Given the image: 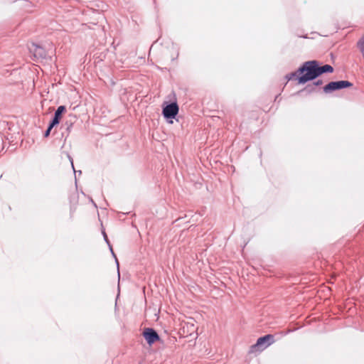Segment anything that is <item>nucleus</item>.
Listing matches in <instances>:
<instances>
[{
  "instance_id": "f257e3e1",
  "label": "nucleus",
  "mask_w": 364,
  "mask_h": 364,
  "mask_svg": "<svg viewBox=\"0 0 364 364\" xmlns=\"http://www.w3.org/2000/svg\"><path fill=\"white\" fill-rule=\"evenodd\" d=\"M333 68L330 65H319L317 60H309L302 64L298 69V73L301 74L298 77L299 84H305L306 82L314 80L323 73H333Z\"/></svg>"
},
{
  "instance_id": "f03ea898",
  "label": "nucleus",
  "mask_w": 364,
  "mask_h": 364,
  "mask_svg": "<svg viewBox=\"0 0 364 364\" xmlns=\"http://www.w3.org/2000/svg\"><path fill=\"white\" fill-rule=\"evenodd\" d=\"M351 86H353V84L348 80L333 81L325 85L323 87V90L326 94H328L333 91L350 87Z\"/></svg>"
},
{
  "instance_id": "7ed1b4c3",
  "label": "nucleus",
  "mask_w": 364,
  "mask_h": 364,
  "mask_svg": "<svg viewBox=\"0 0 364 364\" xmlns=\"http://www.w3.org/2000/svg\"><path fill=\"white\" fill-rule=\"evenodd\" d=\"M274 341V336L272 334H267L264 336L260 337L257 339V343L252 346V350L256 348H262V349H264Z\"/></svg>"
},
{
  "instance_id": "20e7f679",
  "label": "nucleus",
  "mask_w": 364,
  "mask_h": 364,
  "mask_svg": "<svg viewBox=\"0 0 364 364\" xmlns=\"http://www.w3.org/2000/svg\"><path fill=\"white\" fill-rule=\"evenodd\" d=\"M178 112V106L176 102H171L163 108V115L166 119H173Z\"/></svg>"
},
{
  "instance_id": "39448f33",
  "label": "nucleus",
  "mask_w": 364,
  "mask_h": 364,
  "mask_svg": "<svg viewBox=\"0 0 364 364\" xmlns=\"http://www.w3.org/2000/svg\"><path fill=\"white\" fill-rule=\"evenodd\" d=\"M143 336L149 345L153 344L160 338L156 331L150 328H146L144 329L143 332Z\"/></svg>"
},
{
  "instance_id": "423d86ee",
  "label": "nucleus",
  "mask_w": 364,
  "mask_h": 364,
  "mask_svg": "<svg viewBox=\"0 0 364 364\" xmlns=\"http://www.w3.org/2000/svg\"><path fill=\"white\" fill-rule=\"evenodd\" d=\"M65 107L63 105L59 106L54 113V117L50 124L51 127H54L60 123L62 114L65 111Z\"/></svg>"
},
{
  "instance_id": "0eeeda50",
  "label": "nucleus",
  "mask_w": 364,
  "mask_h": 364,
  "mask_svg": "<svg viewBox=\"0 0 364 364\" xmlns=\"http://www.w3.org/2000/svg\"><path fill=\"white\" fill-rule=\"evenodd\" d=\"M322 84H323V81L321 80H318L314 82V83L312 85H308L305 87V90L308 91L309 92H314L315 87L316 86L321 85Z\"/></svg>"
},
{
  "instance_id": "6e6552de",
  "label": "nucleus",
  "mask_w": 364,
  "mask_h": 364,
  "mask_svg": "<svg viewBox=\"0 0 364 364\" xmlns=\"http://www.w3.org/2000/svg\"><path fill=\"white\" fill-rule=\"evenodd\" d=\"M36 46V48L34 50V55L36 57L38 56L39 58H44L46 57L45 50L40 46Z\"/></svg>"
},
{
  "instance_id": "1a4fd4ad",
  "label": "nucleus",
  "mask_w": 364,
  "mask_h": 364,
  "mask_svg": "<svg viewBox=\"0 0 364 364\" xmlns=\"http://www.w3.org/2000/svg\"><path fill=\"white\" fill-rule=\"evenodd\" d=\"M103 235H104V237H105V240L107 242V243L109 245V249H110V251L112 254V255L115 258V261H116V263H117V271H118V275L119 276V262H118V259L115 255V254L113 252V250H112V247H111L110 244H109V242L108 240V238H107V236L106 235V233L105 232H103Z\"/></svg>"
},
{
  "instance_id": "9d476101",
  "label": "nucleus",
  "mask_w": 364,
  "mask_h": 364,
  "mask_svg": "<svg viewBox=\"0 0 364 364\" xmlns=\"http://www.w3.org/2000/svg\"><path fill=\"white\" fill-rule=\"evenodd\" d=\"M301 74H299V73H298V70H296L295 72L290 73L287 74V75H286V78H287L288 80H292V79H293V77H297V78H298V77H299V76H301Z\"/></svg>"
},
{
  "instance_id": "9b49d317",
  "label": "nucleus",
  "mask_w": 364,
  "mask_h": 364,
  "mask_svg": "<svg viewBox=\"0 0 364 364\" xmlns=\"http://www.w3.org/2000/svg\"><path fill=\"white\" fill-rule=\"evenodd\" d=\"M53 127H51V124H49V125H48V127L47 129L46 130V132H45V133H44V136H45V137H48V136L50 135V132H51V130H52V129H53Z\"/></svg>"
},
{
  "instance_id": "f8f14e48",
  "label": "nucleus",
  "mask_w": 364,
  "mask_h": 364,
  "mask_svg": "<svg viewBox=\"0 0 364 364\" xmlns=\"http://www.w3.org/2000/svg\"><path fill=\"white\" fill-rule=\"evenodd\" d=\"M4 139L1 136H0V154L4 151Z\"/></svg>"
},
{
  "instance_id": "ddd939ff",
  "label": "nucleus",
  "mask_w": 364,
  "mask_h": 364,
  "mask_svg": "<svg viewBox=\"0 0 364 364\" xmlns=\"http://www.w3.org/2000/svg\"><path fill=\"white\" fill-rule=\"evenodd\" d=\"M72 126V124H68L67 130L69 131L70 127Z\"/></svg>"
},
{
  "instance_id": "4468645a",
  "label": "nucleus",
  "mask_w": 364,
  "mask_h": 364,
  "mask_svg": "<svg viewBox=\"0 0 364 364\" xmlns=\"http://www.w3.org/2000/svg\"><path fill=\"white\" fill-rule=\"evenodd\" d=\"M70 161H71V164H72V167L73 168V167H74V165H73V160H72V159H70Z\"/></svg>"
}]
</instances>
